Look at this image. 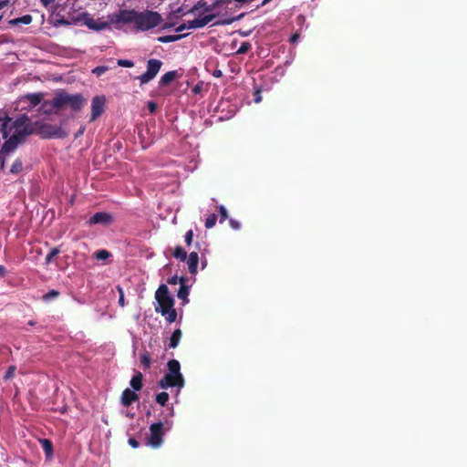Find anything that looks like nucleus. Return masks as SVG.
Masks as SVG:
<instances>
[{
	"label": "nucleus",
	"instance_id": "nucleus-1",
	"mask_svg": "<svg viewBox=\"0 0 467 467\" xmlns=\"http://www.w3.org/2000/svg\"><path fill=\"white\" fill-rule=\"evenodd\" d=\"M218 2H215L213 5H208L206 2L200 1L184 14L187 18L182 23L177 25L176 23L167 22L163 24L162 29L174 27L176 33H181L184 30L202 28L218 16Z\"/></svg>",
	"mask_w": 467,
	"mask_h": 467
},
{
	"label": "nucleus",
	"instance_id": "nucleus-2",
	"mask_svg": "<svg viewBox=\"0 0 467 467\" xmlns=\"http://www.w3.org/2000/svg\"><path fill=\"white\" fill-rule=\"evenodd\" d=\"M115 24L120 26V30L127 27L136 31H148L158 26L161 22V16L154 11H137L135 9H119L114 18Z\"/></svg>",
	"mask_w": 467,
	"mask_h": 467
},
{
	"label": "nucleus",
	"instance_id": "nucleus-3",
	"mask_svg": "<svg viewBox=\"0 0 467 467\" xmlns=\"http://www.w3.org/2000/svg\"><path fill=\"white\" fill-rule=\"evenodd\" d=\"M31 121L29 118L23 115L13 120L9 117L0 118V132L5 141L2 146L1 153H9L14 150L21 140L31 133Z\"/></svg>",
	"mask_w": 467,
	"mask_h": 467
},
{
	"label": "nucleus",
	"instance_id": "nucleus-4",
	"mask_svg": "<svg viewBox=\"0 0 467 467\" xmlns=\"http://www.w3.org/2000/svg\"><path fill=\"white\" fill-rule=\"evenodd\" d=\"M155 298L158 305L155 307L156 312L161 313L169 323H172L177 318V312L173 307L174 299L169 295L166 285H161L155 293Z\"/></svg>",
	"mask_w": 467,
	"mask_h": 467
},
{
	"label": "nucleus",
	"instance_id": "nucleus-5",
	"mask_svg": "<svg viewBox=\"0 0 467 467\" xmlns=\"http://www.w3.org/2000/svg\"><path fill=\"white\" fill-rule=\"evenodd\" d=\"M168 372L159 382L161 389H168L175 387L181 390L184 387V379L181 372L180 362L176 359H171L167 364Z\"/></svg>",
	"mask_w": 467,
	"mask_h": 467
},
{
	"label": "nucleus",
	"instance_id": "nucleus-6",
	"mask_svg": "<svg viewBox=\"0 0 467 467\" xmlns=\"http://www.w3.org/2000/svg\"><path fill=\"white\" fill-rule=\"evenodd\" d=\"M83 97L81 95H70L67 93L57 94L53 100L49 103L50 107L58 109L64 107H69L72 110H79L83 106ZM48 105V102L43 104L44 107Z\"/></svg>",
	"mask_w": 467,
	"mask_h": 467
},
{
	"label": "nucleus",
	"instance_id": "nucleus-7",
	"mask_svg": "<svg viewBox=\"0 0 467 467\" xmlns=\"http://www.w3.org/2000/svg\"><path fill=\"white\" fill-rule=\"evenodd\" d=\"M115 16H118V11L112 14L108 15L107 16L93 18L90 17L88 14H83V22L84 24L92 30L95 31H102L108 29H117L120 30V26H119L114 22Z\"/></svg>",
	"mask_w": 467,
	"mask_h": 467
},
{
	"label": "nucleus",
	"instance_id": "nucleus-8",
	"mask_svg": "<svg viewBox=\"0 0 467 467\" xmlns=\"http://www.w3.org/2000/svg\"><path fill=\"white\" fill-rule=\"evenodd\" d=\"M171 421H166L165 423H162L161 421L152 423L150 426V433L146 441L147 446L153 449L160 448L163 443V436L165 432L169 431L171 429Z\"/></svg>",
	"mask_w": 467,
	"mask_h": 467
},
{
	"label": "nucleus",
	"instance_id": "nucleus-9",
	"mask_svg": "<svg viewBox=\"0 0 467 467\" xmlns=\"http://www.w3.org/2000/svg\"><path fill=\"white\" fill-rule=\"evenodd\" d=\"M162 62L159 59L151 58L147 62V70L139 77L141 84H147L151 81L159 73Z\"/></svg>",
	"mask_w": 467,
	"mask_h": 467
},
{
	"label": "nucleus",
	"instance_id": "nucleus-10",
	"mask_svg": "<svg viewBox=\"0 0 467 467\" xmlns=\"http://www.w3.org/2000/svg\"><path fill=\"white\" fill-rule=\"evenodd\" d=\"M106 99L104 96H96L91 101V117L90 120L94 121L99 118L105 109Z\"/></svg>",
	"mask_w": 467,
	"mask_h": 467
},
{
	"label": "nucleus",
	"instance_id": "nucleus-11",
	"mask_svg": "<svg viewBox=\"0 0 467 467\" xmlns=\"http://www.w3.org/2000/svg\"><path fill=\"white\" fill-rule=\"evenodd\" d=\"M112 222V216L110 213L99 212L96 213L92 217L88 220V224H109Z\"/></svg>",
	"mask_w": 467,
	"mask_h": 467
},
{
	"label": "nucleus",
	"instance_id": "nucleus-12",
	"mask_svg": "<svg viewBox=\"0 0 467 467\" xmlns=\"http://www.w3.org/2000/svg\"><path fill=\"white\" fill-rule=\"evenodd\" d=\"M186 259V264L190 274L195 275L197 274V267L199 263L198 254L196 252H192Z\"/></svg>",
	"mask_w": 467,
	"mask_h": 467
},
{
	"label": "nucleus",
	"instance_id": "nucleus-13",
	"mask_svg": "<svg viewBox=\"0 0 467 467\" xmlns=\"http://www.w3.org/2000/svg\"><path fill=\"white\" fill-rule=\"evenodd\" d=\"M138 400V395L135 390L126 389L123 390L120 398L121 404L124 406L130 405L133 401Z\"/></svg>",
	"mask_w": 467,
	"mask_h": 467
},
{
	"label": "nucleus",
	"instance_id": "nucleus-14",
	"mask_svg": "<svg viewBox=\"0 0 467 467\" xmlns=\"http://www.w3.org/2000/svg\"><path fill=\"white\" fill-rule=\"evenodd\" d=\"M189 35V33H178L176 35H168V36H159L157 38V41L160 42V43H171V42H175V41H178L180 39H182V37H185Z\"/></svg>",
	"mask_w": 467,
	"mask_h": 467
},
{
	"label": "nucleus",
	"instance_id": "nucleus-15",
	"mask_svg": "<svg viewBox=\"0 0 467 467\" xmlns=\"http://www.w3.org/2000/svg\"><path fill=\"white\" fill-rule=\"evenodd\" d=\"M39 442L45 451V454L48 460L53 457V445L52 442L47 439H41Z\"/></svg>",
	"mask_w": 467,
	"mask_h": 467
},
{
	"label": "nucleus",
	"instance_id": "nucleus-16",
	"mask_svg": "<svg viewBox=\"0 0 467 467\" xmlns=\"http://www.w3.org/2000/svg\"><path fill=\"white\" fill-rule=\"evenodd\" d=\"M130 384L135 391L140 390L142 388V374L138 372L136 375H134L130 379Z\"/></svg>",
	"mask_w": 467,
	"mask_h": 467
},
{
	"label": "nucleus",
	"instance_id": "nucleus-17",
	"mask_svg": "<svg viewBox=\"0 0 467 467\" xmlns=\"http://www.w3.org/2000/svg\"><path fill=\"white\" fill-rule=\"evenodd\" d=\"M24 99L27 100L32 107L38 105L42 100L41 93H31L24 97Z\"/></svg>",
	"mask_w": 467,
	"mask_h": 467
},
{
	"label": "nucleus",
	"instance_id": "nucleus-18",
	"mask_svg": "<svg viewBox=\"0 0 467 467\" xmlns=\"http://www.w3.org/2000/svg\"><path fill=\"white\" fill-rule=\"evenodd\" d=\"M182 330L180 328L178 329H175L170 338V348H175L179 343H180V340L182 338Z\"/></svg>",
	"mask_w": 467,
	"mask_h": 467
},
{
	"label": "nucleus",
	"instance_id": "nucleus-19",
	"mask_svg": "<svg viewBox=\"0 0 467 467\" xmlns=\"http://www.w3.org/2000/svg\"><path fill=\"white\" fill-rule=\"evenodd\" d=\"M32 22V16L30 15H25L21 17L12 19L8 22L11 26H16L18 24L28 25Z\"/></svg>",
	"mask_w": 467,
	"mask_h": 467
},
{
	"label": "nucleus",
	"instance_id": "nucleus-20",
	"mask_svg": "<svg viewBox=\"0 0 467 467\" xmlns=\"http://www.w3.org/2000/svg\"><path fill=\"white\" fill-rule=\"evenodd\" d=\"M175 76H176V72L175 71L166 72L161 78L160 84L163 85V86L168 85L169 83H171L175 78Z\"/></svg>",
	"mask_w": 467,
	"mask_h": 467
},
{
	"label": "nucleus",
	"instance_id": "nucleus-21",
	"mask_svg": "<svg viewBox=\"0 0 467 467\" xmlns=\"http://www.w3.org/2000/svg\"><path fill=\"white\" fill-rule=\"evenodd\" d=\"M189 296V287L187 285H185L184 284H182L181 285V287L177 293V296L179 299H182L183 300L185 303L188 302V297Z\"/></svg>",
	"mask_w": 467,
	"mask_h": 467
},
{
	"label": "nucleus",
	"instance_id": "nucleus-22",
	"mask_svg": "<svg viewBox=\"0 0 467 467\" xmlns=\"http://www.w3.org/2000/svg\"><path fill=\"white\" fill-rule=\"evenodd\" d=\"M49 136L55 138H63L67 135V132L60 127H50Z\"/></svg>",
	"mask_w": 467,
	"mask_h": 467
},
{
	"label": "nucleus",
	"instance_id": "nucleus-23",
	"mask_svg": "<svg viewBox=\"0 0 467 467\" xmlns=\"http://www.w3.org/2000/svg\"><path fill=\"white\" fill-rule=\"evenodd\" d=\"M173 256L180 261H185L187 258V253L182 247L177 246L173 252Z\"/></svg>",
	"mask_w": 467,
	"mask_h": 467
},
{
	"label": "nucleus",
	"instance_id": "nucleus-24",
	"mask_svg": "<svg viewBox=\"0 0 467 467\" xmlns=\"http://www.w3.org/2000/svg\"><path fill=\"white\" fill-rule=\"evenodd\" d=\"M111 256L110 253L105 249L99 250L94 253V257L97 260H107Z\"/></svg>",
	"mask_w": 467,
	"mask_h": 467
},
{
	"label": "nucleus",
	"instance_id": "nucleus-25",
	"mask_svg": "<svg viewBox=\"0 0 467 467\" xmlns=\"http://www.w3.org/2000/svg\"><path fill=\"white\" fill-rule=\"evenodd\" d=\"M22 170H23L22 161L20 160H16L10 168V172L14 173V174H18L22 171Z\"/></svg>",
	"mask_w": 467,
	"mask_h": 467
},
{
	"label": "nucleus",
	"instance_id": "nucleus-26",
	"mask_svg": "<svg viewBox=\"0 0 467 467\" xmlns=\"http://www.w3.org/2000/svg\"><path fill=\"white\" fill-rule=\"evenodd\" d=\"M168 400L169 394L167 392H161L156 396V401L161 406H164Z\"/></svg>",
	"mask_w": 467,
	"mask_h": 467
},
{
	"label": "nucleus",
	"instance_id": "nucleus-27",
	"mask_svg": "<svg viewBox=\"0 0 467 467\" xmlns=\"http://www.w3.org/2000/svg\"><path fill=\"white\" fill-rule=\"evenodd\" d=\"M216 219H217V217H216V215H215L214 213L210 214V215L207 217L206 221H205V227H206V228H212V227H213V226L215 225Z\"/></svg>",
	"mask_w": 467,
	"mask_h": 467
},
{
	"label": "nucleus",
	"instance_id": "nucleus-28",
	"mask_svg": "<svg viewBox=\"0 0 467 467\" xmlns=\"http://www.w3.org/2000/svg\"><path fill=\"white\" fill-rule=\"evenodd\" d=\"M59 254V250L57 248H53L46 256V264H50L53 258Z\"/></svg>",
	"mask_w": 467,
	"mask_h": 467
},
{
	"label": "nucleus",
	"instance_id": "nucleus-29",
	"mask_svg": "<svg viewBox=\"0 0 467 467\" xmlns=\"http://www.w3.org/2000/svg\"><path fill=\"white\" fill-rule=\"evenodd\" d=\"M140 362L145 368H149L151 363L150 355L147 353L142 354L140 357Z\"/></svg>",
	"mask_w": 467,
	"mask_h": 467
},
{
	"label": "nucleus",
	"instance_id": "nucleus-30",
	"mask_svg": "<svg viewBox=\"0 0 467 467\" xmlns=\"http://www.w3.org/2000/svg\"><path fill=\"white\" fill-rule=\"evenodd\" d=\"M251 48V45L248 42H244L241 44L239 48L237 49V54H245Z\"/></svg>",
	"mask_w": 467,
	"mask_h": 467
},
{
	"label": "nucleus",
	"instance_id": "nucleus-31",
	"mask_svg": "<svg viewBox=\"0 0 467 467\" xmlns=\"http://www.w3.org/2000/svg\"><path fill=\"white\" fill-rule=\"evenodd\" d=\"M118 65L123 67H132L134 66V63L131 60L128 59H119Z\"/></svg>",
	"mask_w": 467,
	"mask_h": 467
},
{
	"label": "nucleus",
	"instance_id": "nucleus-32",
	"mask_svg": "<svg viewBox=\"0 0 467 467\" xmlns=\"http://www.w3.org/2000/svg\"><path fill=\"white\" fill-rule=\"evenodd\" d=\"M219 213H220V215H221V223L228 218V212H227L226 208L223 205H221L219 207Z\"/></svg>",
	"mask_w": 467,
	"mask_h": 467
},
{
	"label": "nucleus",
	"instance_id": "nucleus-33",
	"mask_svg": "<svg viewBox=\"0 0 467 467\" xmlns=\"http://www.w3.org/2000/svg\"><path fill=\"white\" fill-rule=\"evenodd\" d=\"M108 70V67H105V66H99V67H95L92 72L94 74H96L97 76H100L102 74H104L106 71Z\"/></svg>",
	"mask_w": 467,
	"mask_h": 467
},
{
	"label": "nucleus",
	"instance_id": "nucleus-34",
	"mask_svg": "<svg viewBox=\"0 0 467 467\" xmlns=\"http://www.w3.org/2000/svg\"><path fill=\"white\" fill-rule=\"evenodd\" d=\"M183 284L184 280L183 278H179L177 275L171 276L169 278L168 283L171 285H177L178 283Z\"/></svg>",
	"mask_w": 467,
	"mask_h": 467
},
{
	"label": "nucleus",
	"instance_id": "nucleus-35",
	"mask_svg": "<svg viewBox=\"0 0 467 467\" xmlns=\"http://www.w3.org/2000/svg\"><path fill=\"white\" fill-rule=\"evenodd\" d=\"M185 243L187 244V245H190L192 242V238H193V232L192 230H189L186 234H185Z\"/></svg>",
	"mask_w": 467,
	"mask_h": 467
},
{
	"label": "nucleus",
	"instance_id": "nucleus-36",
	"mask_svg": "<svg viewBox=\"0 0 467 467\" xmlns=\"http://www.w3.org/2000/svg\"><path fill=\"white\" fill-rule=\"evenodd\" d=\"M15 371H16V368H15L14 366L9 367V368H8V369H7V371H6V372H5V377H4V378H5V379H11V378L14 376Z\"/></svg>",
	"mask_w": 467,
	"mask_h": 467
},
{
	"label": "nucleus",
	"instance_id": "nucleus-37",
	"mask_svg": "<svg viewBox=\"0 0 467 467\" xmlns=\"http://www.w3.org/2000/svg\"><path fill=\"white\" fill-rule=\"evenodd\" d=\"M118 291L119 293V304L121 306H125V299H124L123 290H122V288L120 286H118Z\"/></svg>",
	"mask_w": 467,
	"mask_h": 467
},
{
	"label": "nucleus",
	"instance_id": "nucleus-38",
	"mask_svg": "<svg viewBox=\"0 0 467 467\" xmlns=\"http://www.w3.org/2000/svg\"><path fill=\"white\" fill-rule=\"evenodd\" d=\"M229 223L234 230H239L241 228L240 223L234 219H230Z\"/></svg>",
	"mask_w": 467,
	"mask_h": 467
},
{
	"label": "nucleus",
	"instance_id": "nucleus-39",
	"mask_svg": "<svg viewBox=\"0 0 467 467\" xmlns=\"http://www.w3.org/2000/svg\"><path fill=\"white\" fill-rule=\"evenodd\" d=\"M243 16H244V15H240V16H237V17L229 18V19L223 20V21H222V22H216V24L229 25V24H232L234 21L240 19Z\"/></svg>",
	"mask_w": 467,
	"mask_h": 467
},
{
	"label": "nucleus",
	"instance_id": "nucleus-40",
	"mask_svg": "<svg viewBox=\"0 0 467 467\" xmlns=\"http://www.w3.org/2000/svg\"><path fill=\"white\" fill-rule=\"evenodd\" d=\"M57 295H58V293H57V291L52 290V291H50L49 293H47V294H46V295L44 296V299H45V300H49V299H51V298H55V297H57Z\"/></svg>",
	"mask_w": 467,
	"mask_h": 467
},
{
	"label": "nucleus",
	"instance_id": "nucleus-41",
	"mask_svg": "<svg viewBox=\"0 0 467 467\" xmlns=\"http://www.w3.org/2000/svg\"><path fill=\"white\" fill-rule=\"evenodd\" d=\"M147 107L150 113H154L157 109V104L153 101H149Z\"/></svg>",
	"mask_w": 467,
	"mask_h": 467
},
{
	"label": "nucleus",
	"instance_id": "nucleus-42",
	"mask_svg": "<svg viewBox=\"0 0 467 467\" xmlns=\"http://www.w3.org/2000/svg\"><path fill=\"white\" fill-rule=\"evenodd\" d=\"M254 102L259 103L262 101L261 89L257 88L254 92Z\"/></svg>",
	"mask_w": 467,
	"mask_h": 467
},
{
	"label": "nucleus",
	"instance_id": "nucleus-43",
	"mask_svg": "<svg viewBox=\"0 0 467 467\" xmlns=\"http://www.w3.org/2000/svg\"><path fill=\"white\" fill-rule=\"evenodd\" d=\"M129 444L132 448H138L140 446V443L135 439H132V438L129 440Z\"/></svg>",
	"mask_w": 467,
	"mask_h": 467
},
{
	"label": "nucleus",
	"instance_id": "nucleus-44",
	"mask_svg": "<svg viewBox=\"0 0 467 467\" xmlns=\"http://www.w3.org/2000/svg\"><path fill=\"white\" fill-rule=\"evenodd\" d=\"M10 4V0L0 1V10L7 6Z\"/></svg>",
	"mask_w": 467,
	"mask_h": 467
},
{
	"label": "nucleus",
	"instance_id": "nucleus-45",
	"mask_svg": "<svg viewBox=\"0 0 467 467\" xmlns=\"http://www.w3.org/2000/svg\"><path fill=\"white\" fill-rule=\"evenodd\" d=\"M5 273H6L5 268L0 265V277L5 276Z\"/></svg>",
	"mask_w": 467,
	"mask_h": 467
},
{
	"label": "nucleus",
	"instance_id": "nucleus-46",
	"mask_svg": "<svg viewBox=\"0 0 467 467\" xmlns=\"http://www.w3.org/2000/svg\"><path fill=\"white\" fill-rule=\"evenodd\" d=\"M55 0H41V3L47 6L48 5H50L51 3H53Z\"/></svg>",
	"mask_w": 467,
	"mask_h": 467
},
{
	"label": "nucleus",
	"instance_id": "nucleus-47",
	"mask_svg": "<svg viewBox=\"0 0 467 467\" xmlns=\"http://www.w3.org/2000/svg\"><path fill=\"white\" fill-rule=\"evenodd\" d=\"M297 39H298V35H294L293 36H291L290 41H291L292 43H295V42H296V41H297Z\"/></svg>",
	"mask_w": 467,
	"mask_h": 467
},
{
	"label": "nucleus",
	"instance_id": "nucleus-48",
	"mask_svg": "<svg viewBox=\"0 0 467 467\" xmlns=\"http://www.w3.org/2000/svg\"><path fill=\"white\" fill-rule=\"evenodd\" d=\"M272 0H263V2L261 3V6H264L266 4L270 3Z\"/></svg>",
	"mask_w": 467,
	"mask_h": 467
},
{
	"label": "nucleus",
	"instance_id": "nucleus-49",
	"mask_svg": "<svg viewBox=\"0 0 467 467\" xmlns=\"http://www.w3.org/2000/svg\"><path fill=\"white\" fill-rule=\"evenodd\" d=\"M206 266V260L204 259L202 262V268L204 269Z\"/></svg>",
	"mask_w": 467,
	"mask_h": 467
},
{
	"label": "nucleus",
	"instance_id": "nucleus-50",
	"mask_svg": "<svg viewBox=\"0 0 467 467\" xmlns=\"http://www.w3.org/2000/svg\"><path fill=\"white\" fill-rule=\"evenodd\" d=\"M219 74H221V71L216 72L215 77H218Z\"/></svg>",
	"mask_w": 467,
	"mask_h": 467
},
{
	"label": "nucleus",
	"instance_id": "nucleus-51",
	"mask_svg": "<svg viewBox=\"0 0 467 467\" xmlns=\"http://www.w3.org/2000/svg\"><path fill=\"white\" fill-rule=\"evenodd\" d=\"M219 74H221V71L216 72L215 77H218Z\"/></svg>",
	"mask_w": 467,
	"mask_h": 467
},
{
	"label": "nucleus",
	"instance_id": "nucleus-52",
	"mask_svg": "<svg viewBox=\"0 0 467 467\" xmlns=\"http://www.w3.org/2000/svg\"><path fill=\"white\" fill-rule=\"evenodd\" d=\"M219 74H221V71L216 72L215 77H218Z\"/></svg>",
	"mask_w": 467,
	"mask_h": 467
},
{
	"label": "nucleus",
	"instance_id": "nucleus-53",
	"mask_svg": "<svg viewBox=\"0 0 467 467\" xmlns=\"http://www.w3.org/2000/svg\"><path fill=\"white\" fill-rule=\"evenodd\" d=\"M83 131H84V130H78V133H79V134H82V133H83Z\"/></svg>",
	"mask_w": 467,
	"mask_h": 467
},
{
	"label": "nucleus",
	"instance_id": "nucleus-54",
	"mask_svg": "<svg viewBox=\"0 0 467 467\" xmlns=\"http://www.w3.org/2000/svg\"><path fill=\"white\" fill-rule=\"evenodd\" d=\"M2 19V16H0V20Z\"/></svg>",
	"mask_w": 467,
	"mask_h": 467
}]
</instances>
